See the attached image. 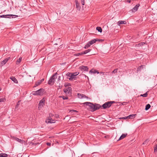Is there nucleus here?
Masks as SVG:
<instances>
[{"instance_id": "nucleus-1", "label": "nucleus", "mask_w": 157, "mask_h": 157, "mask_svg": "<svg viewBox=\"0 0 157 157\" xmlns=\"http://www.w3.org/2000/svg\"><path fill=\"white\" fill-rule=\"evenodd\" d=\"M88 106L90 108V111L92 112H94L98 110L101 107V106L99 104H94L91 102Z\"/></svg>"}, {"instance_id": "nucleus-2", "label": "nucleus", "mask_w": 157, "mask_h": 157, "mask_svg": "<svg viewBox=\"0 0 157 157\" xmlns=\"http://www.w3.org/2000/svg\"><path fill=\"white\" fill-rule=\"evenodd\" d=\"M57 73L56 72L50 77L48 82L49 85H52L54 84L55 81V79L57 78Z\"/></svg>"}, {"instance_id": "nucleus-3", "label": "nucleus", "mask_w": 157, "mask_h": 157, "mask_svg": "<svg viewBox=\"0 0 157 157\" xmlns=\"http://www.w3.org/2000/svg\"><path fill=\"white\" fill-rule=\"evenodd\" d=\"M114 103H115L114 101H109L106 102L102 105V107L104 109L109 108Z\"/></svg>"}, {"instance_id": "nucleus-4", "label": "nucleus", "mask_w": 157, "mask_h": 157, "mask_svg": "<svg viewBox=\"0 0 157 157\" xmlns=\"http://www.w3.org/2000/svg\"><path fill=\"white\" fill-rule=\"evenodd\" d=\"M44 91V89L41 88L36 91L32 92V94L34 95H41L43 94Z\"/></svg>"}, {"instance_id": "nucleus-5", "label": "nucleus", "mask_w": 157, "mask_h": 157, "mask_svg": "<svg viewBox=\"0 0 157 157\" xmlns=\"http://www.w3.org/2000/svg\"><path fill=\"white\" fill-rule=\"evenodd\" d=\"M45 100V98H43L40 101L39 104V109L40 110L41 108L44 105Z\"/></svg>"}, {"instance_id": "nucleus-6", "label": "nucleus", "mask_w": 157, "mask_h": 157, "mask_svg": "<svg viewBox=\"0 0 157 157\" xmlns=\"http://www.w3.org/2000/svg\"><path fill=\"white\" fill-rule=\"evenodd\" d=\"M63 91L67 94L71 95L72 94V89L71 87H68L67 88L64 89Z\"/></svg>"}, {"instance_id": "nucleus-7", "label": "nucleus", "mask_w": 157, "mask_h": 157, "mask_svg": "<svg viewBox=\"0 0 157 157\" xmlns=\"http://www.w3.org/2000/svg\"><path fill=\"white\" fill-rule=\"evenodd\" d=\"M79 74L78 72H76L74 73H71V77L69 78V79L70 80H73V79H75V78L76 77L75 76L78 75Z\"/></svg>"}, {"instance_id": "nucleus-8", "label": "nucleus", "mask_w": 157, "mask_h": 157, "mask_svg": "<svg viewBox=\"0 0 157 157\" xmlns=\"http://www.w3.org/2000/svg\"><path fill=\"white\" fill-rule=\"evenodd\" d=\"M102 40L101 39H100L98 38H96L95 39H94L93 40H92L89 42L88 43L90 45H92L94 44L95 43L96 41H102Z\"/></svg>"}, {"instance_id": "nucleus-9", "label": "nucleus", "mask_w": 157, "mask_h": 157, "mask_svg": "<svg viewBox=\"0 0 157 157\" xmlns=\"http://www.w3.org/2000/svg\"><path fill=\"white\" fill-rule=\"evenodd\" d=\"M46 122L48 123H54L55 122V120L52 119L51 117H48V118L46 120Z\"/></svg>"}, {"instance_id": "nucleus-10", "label": "nucleus", "mask_w": 157, "mask_h": 157, "mask_svg": "<svg viewBox=\"0 0 157 157\" xmlns=\"http://www.w3.org/2000/svg\"><path fill=\"white\" fill-rule=\"evenodd\" d=\"M140 6V4H137L132 9H131L130 11H132V12H135L137 11Z\"/></svg>"}, {"instance_id": "nucleus-11", "label": "nucleus", "mask_w": 157, "mask_h": 157, "mask_svg": "<svg viewBox=\"0 0 157 157\" xmlns=\"http://www.w3.org/2000/svg\"><path fill=\"white\" fill-rule=\"evenodd\" d=\"M79 68L81 70H82L84 71H87L88 70V68L87 66H81Z\"/></svg>"}, {"instance_id": "nucleus-12", "label": "nucleus", "mask_w": 157, "mask_h": 157, "mask_svg": "<svg viewBox=\"0 0 157 157\" xmlns=\"http://www.w3.org/2000/svg\"><path fill=\"white\" fill-rule=\"evenodd\" d=\"M91 50V49H88L82 52L81 53H78V54H78V55H83V54H86L87 53L89 52H90Z\"/></svg>"}, {"instance_id": "nucleus-13", "label": "nucleus", "mask_w": 157, "mask_h": 157, "mask_svg": "<svg viewBox=\"0 0 157 157\" xmlns=\"http://www.w3.org/2000/svg\"><path fill=\"white\" fill-rule=\"evenodd\" d=\"M136 115V114H132L129 115V116L127 117H124V119H130V118H134L135 117V116Z\"/></svg>"}, {"instance_id": "nucleus-14", "label": "nucleus", "mask_w": 157, "mask_h": 157, "mask_svg": "<svg viewBox=\"0 0 157 157\" xmlns=\"http://www.w3.org/2000/svg\"><path fill=\"white\" fill-rule=\"evenodd\" d=\"M127 133H126V134H123L119 138V139L117 140V141H119V140H122L123 139H124V138H125V137H126L127 136Z\"/></svg>"}, {"instance_id": "nucleus-15", "label": "nucleus", "mask_w": 157, "mask_h": 157, "mask_svg": "<svg viewBox=\"0 0 157 157\" xmlns=\"http://www.w3.org/2000/svg\"><path fill=\"white\" fill-rule=\"evenodd\" d=\"M10 79L13 81L15 83H18V81L15 77L12 76L10 77Z\"/></svg>"}, {"instance_id": "nucleus-16", "label": "nucleus", "mask_w": 157, "mask_h": 157, "mask_svg": "<svg viewBox=\"0 0 157 157\" xmlns=\"http://www.w3.org/2000/svg\"><path fill=\"white\" fill-rule=\"evenodd\" d=\"M9 59L8 58L5 59L4 60H3L1 62V64L2 66H3L5 65L8 61Z\"/></svg>"}, {"instance_id": "nucleus-17", "label": "nucleus", "mask_w": 157, "mask_h": 157, "mask_svg": "<svg viewBox=\"0 0 157 157\" xmlns=\"http://www.w3.org/2000/svg\"><path fill=\"white\" fill-rule=\"evenodd\" d=\"M126 22L125 21H120L118 22V25H120L121 24H125Z\"/></svg>"}, {"instance_id": "nucleus-18", "label": "nucleus", "mask_w": 157, "mask_h": 157, "mask_svg": "<svg viewBox=\"0 0 157 157\" xmlns=\"http://www.w3.org/2000/svg\"><path fill=\"white\" fill-rule=\"evenodd\" d=\"M41 83V81L38 80L37 82H36L35 83V86L34 87H36L39 85H40Z\"/></svg>"}, {"instance_id": "nucleus-19", "label": "nucleus", "mask_w": 157, "mask_h": 157, "mask_svg": "<svg viewBox=\"0 0 157 157\" xmlns=\"http://www.w3.org/2000/svg\"><path fill=\"white\" fill-rule=\"evenodd\" d=\"M145 44V43H144V42H141V43H140L139 44H136L135 45V47H140L141 46H143Z\"/></svg>"}, {"instance_id": "nucleus-20", "label": "nucleus", "mask_w": 157, "mask_h": 157, "mask_svg": "<svg viewBox=\"0 0 157 157\" xmlns=\"http://www.w3.org/2000/svg\"><path fill=\"white\" fill-rule=\"evenodd\" d=\"M75 2L76 3V8L78 9H80V7L79 6V3L78 1L77 0H75Z\"/></svg>"}, {"instance_id": "nucleus-21", "label": "nucleus", "mask_w": 157, "mask_h": 157, "mask_svg": "<svg viewBox=\"0 0 157 157\" xmlns=\"http://www.w3.org/2000/svg\"><path fill=\"white\" fill-rule=\"evenodd\" d=\"M9 14L7 15H0V17H4L5 18H9L10 17H9Z\"/></svg>"}, {"instance_id": "nucleus-22", "label": "nucleus", "mask_w": 157, "mask_h": 157, "mask_svg": "<svg viewBox=\"0 0 157 157\" xmlns=\"http://www.w3.org/2000/svg\"><path fill=\"white\" fill-rule=\"evenodd\" d=\"M8 156V155L5 153H2L0 154V157H7Z\"/></svg>"}, {"instance_id": "nucleus-23", "label": "nucleus", "mask_w": 157, "mask_h": 157, "mask_svg": "<svg viewBox=\"0 0 157 157\" xmlns=\"http://www.w3.org/2000/svg\"><path fill=\"white\" fill-rule=\"evenodd\" d=\"M9 17H10L9 18H16V17H18V16L17 15H12V14H9Z\"/></svg>"}, {"instance_id": "nucleus-24", "label": "nucleus", "mask_w": 157, "mask_h": 157, "mask_svg": "<svg viewBox=\"0 0 157 157\" xmlns=\"http://www.w3.org/2000/svg\"><path fill=\"white\" fill-rule=\"evenodd\" d=\"M145 67V65H142L141 66H140L139 67H138L137 68V71H140V70L142 68H143L144 67Z\"/></svg>"}, {"instance_id": "nucleus-25", "label": "nucleus", "mask_w": 157, "mask_h": 157, "mask_svg": "<svg viewBox=\"0 0 157 157\" xmlns=\"http://www.w3.org/2000/svg\"><path fill=\"white\" fill-rule=\"evenodd\" d=\"M90 73H97V74H99V73L98 72V71H96V70H94V71H93L92 70H91L90 71V72H89Z\"/></svg>"}, {"instance_id": "nucleus-26", "label": "nucleus", "mask_w": 157, "mask_h": 157, "mask_svg": "<svg viewBox=\"0 0 157 157\" xmlns=\"http://www.w3.org/2000/svg\"><path fill=\"white\" fill-rule=\"evenodd\" d=\"M151 107V105L149 104L147 105L146 106L145 109L146 110H148Z\"/></svg>"}, {"instance_id": "nucleus-27", "label": "nucleus", "mask_w": 157, "mask_h": 157, "mask_svg": "<svg viewBox=\"0 0 157 157\" xmlns=\"http://www.w3.org/2000/svg\"><path fill=\"white\" fill-rule=\"evenodd\" d=\"M96 29L99 32L101 33L102 31V29L101 27H97L96 28Z\"/></svg>"}, {"instance_id": "nucleus-28", "label": "nucleus", "mask_w": 157, "mask_h": 157, "mask_svg": "<svg viewBox=\"0 0 157 157\" xmlns=\"http://www.w3.org/2000/svg\"><path fill=\"white\" fill-rule=\"evenodd\" d=\"M22 59V58L20 57L18 59L17 61V64H19L21 61Z\"/></svg>"}, {"instance_id": "nucleus-29", "label": "nucleus", "mask_w": 157, "mask_h": 157, "mask_svg": "<svg viewBox=\"0 0 157 157\" xmlns=\"http://www.w3.org/2000/svg\"><path fill=\"white\" fill-rule=\"evenodd\" d=\"M147 92L143 94H141L140 96H142L144 97H147V95H148V94H147Z\"/></svg>"}, {"instance_id": "nucleus-30", "label": "nucleus", "mask_w": 157, "mask_h": 157, "mask_svg": "<svg viewBox=\"0 0 157 157\" xmlns=\"http://www.w3.org/2000/svg\"><path fill=\"white\" fill-rule=\"evenodd\" d=\"M82 95L83 94H80L78 93V98H82Z\"/></svg>"}, {"instance_id": "nucleus-31", "label": "nucleus", "mask_w": 157, "mask_h": 157, "mask_svg": "<svg viewBox=\"0 0 157 157\" xmlns=\"http://www.w3.org/2000/svg\"><path fill=\"white\" fill-rule=\"evenodd\" d=\"M90 45L88 43L84 47V48L85 49H86L88 48L90 46Z\"/></svg>"}, {"instance_id": "nucleus-32", "label": "nucleus", "mask_w": 157, "mask_h": 157, "mask_svg": "<svg viewBox=\"0 0 157 157\" xmlns=\"http://www.w3.org/2000/svg\"><path fill=\"white\" fill-rule=\"evenodd\" d=\"M59 97L62 98L63 100H66L68 99V98L67 97H65L64 96H59Z\"/></svg>"}, {"instance_id": "nucleus-33", "label": "nucleus", "mask_w": 157, "mask_h": 157, "mask_svg": "<svg viewBox=\"0 0 157 157\" xmlns=\"http://www.w3.org/2000/svg\"><path fill=\"white\" fill-rule=\"evenodd\" d=\"M15 139H16V140L18 142H20V143H21V142L23 141V140H21L17 138H16Z\"/></svg>"}, {"instance_id": "nucleus-34", "label": "nucleus", "mask_w": 157, "mask_h": 157, "mask_svg": "<svg viewBox=\"0 0 157 157\" xmlns=\"http://www.w3.org/2000/svg\"><path fill=\"white\" fill-rule=\"evenodd\" d=\"M118 70L117 69H114L113 71L112 72V73H116L117 72Z\"/></svg>"}, {"instance_id": "nucleus-35", "label": "nucleus", "mask_w": 157, "mask_h": 157, "mask_svg": "<svg viewBox=\"0 0 157 157\" xmlns=\"http://www.w3.org/2000/svg\"><path fill=\"white\" fill-rule=\"evenodd\" d=\"M71 73L68 72L66 74L67 76L69 77L70 78Z\"/></svg>"}, {"instance_id": "nucleus-36", "label": "nucleus", "mask_w": 157, "mask_h": 157, "mask_svg": "<svg viewBox=\"0 0 157 157\" xmlns=\"http://www.w3.org/2000/svg\"><path fill=\"white\" fill-rule=\"evenodd\" d=\"M5 100L4 98H0V102H4V101Z\"/></svg>"}, {"instance_id": "nucleus-37", "label": "nucleus", "mask_w": 157, "mask_h": 157, "mask_svg": "<svg viewBox=\"0 0 157 157\" xmlns=\"http://www.w3.org/2000/svg\"><path fill=\"white\" fill-rule=\"evenodd\" d=\"M90 103H91V102H84V103H83V104H84L86 105H89L88 104H90Z\"/></svg>"}, {"instance_id": "nucleus-38", "label": "nucleus", "mask_w": 157, "mask_h": 157, "mask_svg": "<svg viewBox=\"0 0 157 157\" xmlns=\"http://www.w3.org/2000/svg\"><path fill=\"white\" fill-rule=\"evenodd\" d=\"M81 3L82 5H84L85 4V1L84 0H81Z\"/></svg>"}, {"instance_id": "nucleus-39", "label": "nucleus", "mask_w": 157, "mask_h": 157, "mask_svg": "<svg viewBox=\"0 0 157 157\" xmlns=\"http://www.w3.org/2000/svg\"><path fill=\"white\" fill-rule=\"evenodd\" d=\"M154 152H155L156 151H157V145H156L155 147H154Z\"/></svg>"}, {"instance_id": "nucleus-40", "label": "nucleus", "mask_w": 157, "mask_h": 157, "mask_svg": "<svg viewBox=\"0 0 157 157\" xmlns=\"http://www.w3.org/2000/svg\"><path fill=\"white\" fill-rule=\"evenodd\" d=\"M70 85V84L69 83H68L67 84H66V85H65V86H69Z\"/></svg>"}, {"instance_id": "nucleus-41", "label": "nucleus", "mask_w": 157, "mask_h": 157, "mask_svg": "<svg viewBox=\"0 0 157 157\" xmlns=\"http://www.w3.org/2000/svg\"><path fill=\"white\" fill-rule=\"evenodd\" d=\"M46 144H47L48 146H50V145H51V143H49V142H47V143H46Z\"/></svg>"}, {"instance_id": "nucleus-42", "label": "nucleus", "mask_w": 157, "mask_h": 157, "mask_svg": "<svg viewBox=\"0 0 157 157\" xmlns=\"http://www.w3.org/2000/svg\"><path fill=\"white\" fill-rule=\"evenodd\" d=\"M20 101H19L18 102H17V105H16V107H17L18 106V105H19V103Z\"/></svg>"}, {"instance_id": "nucleus-43", "label": "nucleus", "mask_w": 157, "mask_h": 157, "mask_svg": "<svg viewBox=\"0 0 157 157\" xmlns=\"http://www.w3.org/2000/svg\"><path fill=\"white\" fill-rule=\"evenodd\" d=\"M87 98V97L84 94H83L82 98Z\"/></svg>"}, {"instance_id": "nucleus-44", "label": "nucleus", "mask_w": 157, "mask_h": 157, "mask_svg": "<svg viewBox=\"0 0 157 157\" xmlns=\"http://www.w3.org/2000/svg\"><path fill=\"white\" fill-rule=\"evenodd\" d=\"M60 76H58V80H60Z\"/></svg>"}, {"instance_id": "nucleus-45", "label": "nucleus", "mask_w": 157, "mask_h": 157, "mask_svg": "<svg viewBox=\"0 0 157 157\" xmlns=\"http://www.w3.org/2000/svg\"><path fill=\"white\" fill-rule=\"evenodd\" d=\"M126 1L127 2L130 3L131 2V0H126Z\"/></svg>"}, {"instance_id": "nucleus-46", "label": "nucleus", "mask_w": 157, "mask_h": 157, "mask_svg": "<svg viewBox=\"0 0 157 157\" xmlns=\"http://www.w3.org/2000/svg\"><path fill=\"white\" fill-rule=\"evenodd\" d=\"M125 103H126V102H123L122 103V104L123 105H124L125 104Z\"/></svg>"}, {"instance_id": "nucleus-47", "label": "nucleus", "mask_w": 157, "mask_h": 157, "mask_svg": "<svg viewBox=\"0 0 157 157\" xmlns=\"http://www.w3.org/2000/svg\"><path fill=\"white\" fill-rule=\"evenodd\" d=\"M62 87V86H59V89H61Z\"/></svg>"}, {"instance_id": "nucleus-48", "label": "nucleus", "mask_w": 157, "mask_h": 157, "mask_svg": "<svg viewBox=\"0 0 157 157\" xmlns=\"http://www.w3.org/2000/svg\"><path fill=\"white\" fill-rule=\"evenodd\" d=\"M19 77H23V76L22 75H19Z\"/></svg>"}, {"instance_id": "nucleus-49", "label": "nucleus", "mask_w": 157, "mask_h": 157, "mask_svg": "<svg viewBox=\"0 0 157 157\" xmlns=\"http://www.w3.org/2000/svg\"><path fill=\"white\" fill-rule=\"evenodd\" d=\"M101 74H103V75H105L104 73H103V72H101Z\"/></svg>"}, {"instance_id": "nucleus-50", "label": "nucleus", "mask_w": 157, "mask_h": 157, "mask_svg": "<svg viewBox=\"0 0 157 157\" xmlns=\"http://www.w3.org/2000/svg\"><path fill=\"white\" fill-rule=\"evenodd\" d=\"M41 80V82H42L44 80V79H42L41 80Z\"/></svg>"}, {"instance_id": "nucleus-51", "label": "nucleus", "mask_w": 157, "mask_h": 157, "mask_svg": "<svg viewBox=\"0 0 157 157\" xmlns=\"http://www.w3.org/2000/svg\"><path fill=\"white\" fill-rule=\"evenodd\" d=\"M73 111H75V112L76 111V110H73Z\"/></svg>"}]
</instances>
